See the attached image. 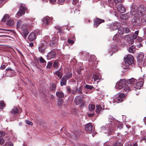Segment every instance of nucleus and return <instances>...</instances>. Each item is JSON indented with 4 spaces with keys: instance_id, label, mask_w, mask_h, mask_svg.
<instances>
[{
    "instance_id": "63",
    "label": "nucleus",
    "mask_w": 146,
    "mask_h": 146,
    "mask_svg": "<svg viewBox=\"0 0 146 146\" xmlns=\"http://www.w3.org/2000/svg\"><path fill=\"white\" fill-rule=\"evenodd\" d=\"M87 115L89 117H92L94 115V113H88L87 114Z\"/></svg>"
},
{
    "instance_id": "39",
    "label": "nucleus",
    "mask_w": 146,
    "mask_h": 146,
    "mask_svg": "<svg viewBox=\"0 0 146 146\" xmlns=\"http://www.w3.org/2000/svg\"><path fill=\"white\" fill-rule=\"evenodd\" d=\"M95 108V106L94 105L91 104H89L88 106L89 110L90 111H94Z\"/></svg>"
},
{
    "instance_id": "3",
    "label": "nucleus",
    "mask_w": 146,
    "mask_h": 146,
    "mask_svg": "<svg viewBox=\"0 0 146 146\" xmlns=\"http://www.w3.org/2000/svg\"><path fill=\"white\" fill-rule=\"evenodd\" d=\"M30 29L27 24L25 23L23 24L21 26V29L23 31V34L25 38H26L29 33V31H28V29Z\"/></svg>"
},
{
    "instance_id": "36",
    "label": "nucleus",
    "mask_w": 146,
    "mask_h": 146,
    "mask_svg": "<svg viewBox=\"0 0 146 146\" xmlns=\"http://www.w3.org/2000/svg\"><path fill=\"white\" fill-rule=\"evenodd\" d=\"M56 96L60 98H62L64 97L63 93L61 92H58L56 93Z\"/></svg>"
},
{
    "instance_id": "62",
    "label": "nucleus",
    "mask_w": 146,
    "mask_h": 146,
    "mask_svg": "<svg viewBox=\"0 0 146 146\" xmlns=\"http://www.w3.org/2000/svg\"><path fill=\"white\" fill-rule=\"evenodd\" d=\"M35 18H32L31 19V23L34 24L35 23H36V22L35 21Z\"/></svg>"
},
{
    "instance_id": "38",
    "label": "nucleus",
    "mask_w": 146,
    "mask_h": 146,
    "mask_svg": "<svg viewBox=\"0 0 146 146\" xmlns=\"http://www.w3.org/2000/svg\"><path fill=\"white\" fill-rule=\"evenodd\" d=\"M93 78L94 79V81H96L97 80H99L100 78V76L99 75L96 74L93 76ZM99 80L97 81V82H99Z\"/></svg>"
},
{
    "instance_id": "28",
    "label": "nucleus",
    "mask_w": 146,
    "mask_h": 146,
    "mask_svg": "<svg viewBox=\"0 0 146 146\" xmlns=\"http://www.w3.org/2000/svg\"><path fill=\"white\" fill-rule=\"evenodd\" d=\"M114 125H115L114 124ZM117 126H116L115 125L114 126L113 129H115V128L116 127L119 128V129H121L123 127L121 123H120L119 122H117L116 124Z\"/></svg>"
},
{
    "instance_id": "51",
    "label": "nucleus",
    "mask_w": 146,
    "mask_h": 146,
    "mask_svg": "<svg viewBox=\"0 0 146 146\" xmlns=\"http://www.w3.org/2000/svg\"><path fill=\"white\" fill-rule=\"evenodd\" d=\"M82 87L81 86L79 88H77V92H78V94H80L82 93Z\"/></svg>"
},
{
    "instance_id": "22",
    "label": "nucleus",
    "mask_w": 146,
    "mask_h": 146,
    "mask_svg": "<svg viewBox=\"0 0 146 146\" xmlns=\"http://www.w3.org/2000/svg\"><path fill=\"white\" fill-rule=\"evenodd\" d=\"M136 80L133 78L129 79L127 80V85L130 86L131 85L133 84L136 81Z\"/></svg>"
},
{
    "instance_id": "35",
    "label": "nucleus",
    "mask_w": 146,
    "mask_h": 146,
    "mask_svg": "<svg viewBox=\"0 0 146 146\" xmlns=\"http://www.w3.org/2000/svg\"><path fill=\"white\" fill-rule=\"evenodd\" d=\"M9 18V17L8 14H5L3 18L2 19V21L3 22H5L6 21H8Z\"/></svg>"
},
{
    "instance_id": "15",
    "label": "nucleus",
    "mask_w": 146,
    "mask_h": 146,
    "mask_svg": "<svg viewBox=\"0 0 146 146\" xmlns=\"http://www.w3.org/2000/svg\"><path fill=\"white\" fill-rule=\"evenodd\" d=\"M139 22V18L138 17H134L132 20V24L133 25H136L138 24Z\"/></svg>"
},
{
    "instance_id": "52",
    "label": "nucleus",
    "mask_w": 146,
    "mask_h": 146,
    "mask_svg": "<svg viewBox=\"0 0 146 146\" xmlns=\"http://www.w3.org/2000/svg\"><path fill=\"white\" fill-rule=\"evenodd\" d=\"M6 140L4 138H0V145H2Z\"/></svg>"
},
{
    "instance_id": "40",
    "label": "nucleus",
    "mask_w": 146,
    "mask_h": 146,
    "mask_svg": "<svg viewBox=\"0 0 146 146\" xmlns=\"http://www.w3.org/2000/svg\"><path fill=\"white\" fill-rule=\"evenodd\" d=\"M3 146H13V144L11 142H6Z\"/></svg>"
},
{
    "instance_id": "42",
    "label": "nucleus",
    "mask_w": 146,
    "mask_h": 146,
    "mask_svg": "<svg viewBox=\"0 0 146 146\" xmlns=\"http://www.w3.org/2000/svg\"><path fill=\"white\" fill-rule=\"evenodd\" d=\"M11 112L13 113H19V111L17 108H15L11 110Z\"/></svg>"
},
{
    "instance_id": "32",
    "label": "nucleus",
    "mask_w": 146,
    "mask_h": 146,
    "mask_svg": "<svg viewBox=\"0 0 146 146\" xmlns=\"http://www.w3.org/2000/svg\"><path fill=\"white\" fill-rule=\"evenodd\" d=\"M139 31H135L134 34H133L132 36V38L134 40L137 39L138 37V35L139 34Z\"/></svg>"
},
{
    "instance_id": "6",
    "label": "nucleus",
    "mask_w": 146,
    "mask_h": 146,
    "mask_svg": "<svg viewBox=\"0 0 146 146\" xmlns=\"http://www.w3.org/2000/svg\"><path fill=\"white\" fill-rule=\"evenodd\" d=\"M46 45L45 42L41 43L40 45L39 46L38 48L39 52L42 54H44L47 51L46 50Z\"/></svg>"
},
{
    "instance_id": "1",
    "label": "nucleus",
    "mask_w": 146,
    "mask_h": 146,
    "mask_svg": "<svg viewBox=\"0 0 146 146\" xmlns=\"http://www.w3.org/2000/svg\"><path fill=\"white\" fill-rule=\"evenodd\" d=\"M114 123H108L107 125V127L105 126H102L101 127V129L102 130H104L107 129V131H105L104 133L107 134V135H109L111 134V130L114 131L115 129H113V128L115 126Z\"/></svg>"
},
{
    "instance_id": "11",
    "label": "nucleus",
    "mask_w": 146,
    "mask_h": 146,
    "mask_svg": "<svg viewBox=\"0 0 146 146\" xmlns=\"http://www.w3.org/2000/svg\"><path fill=\"white\" fill-rule=\"evenodd\" d=\"M83 98L81 96H77L75 98L74 101L77 105H78L83 102Z\"/></svg>"
},
{
    "instance_id": "41",
    "label": "nucleus",
    "mask_w": 146,
    "mask_h": 146,
    "mask_svg": "<svg viewBox=\"0 0 146 146\" xmlns=\"http://www.w3.org/2000/svg\"><path fill=\"white\" fill-rule=\"evenodd\" d=\"M58 60H55L54 62L53 66L54 68H57L58 66Z\"/></svg>"
},
{
    "instance_id": "49",
    "label": "nucleus",
    "mask_w": 146,
    "mask_h": 146,
    "mask_svg": "<svg viewBox=\"0 0 146 146\" xmlns=\"http://www.w3.org/2000/svg\"><path fill=\"white\" fill-rule=\"evenodd\" d=\"M22 23V21L20 20H19L17 21V27L18 28L20 27V25Z\"/></svg>"
},
{
    "instance_id": "21",
    "label": "nucleus",
    "mask_w": 146,
    "mask_h": 146,
    "mask_svg": "<svg viewBox=\"0 0 146 146\" xmlns=\"http://www.w3.org/2000/svg\"><path fill=\"white\" fill-rule=\"evenodd\" d=\"M143 85V82L142 81H139L136 83V84L134 86V87L135 89H139L141 88Z\"/></svg>"
},
{
    "instance_id": "25",
    "label": "nucleus",
    "mask_w": 146,
    "mask_h": 146,
    "mask_svg": "<svg viewBox=\"0 0 146 146\" xmlns=\"http://www.w3.org/2000/svg\"><path fill=\"white\" fill-rule=\"evenodd\" d=\"M72 76V73L71 72H68L67 73L65 76H63L67 80L69 78H71Z\"/></svg>"
},
{
    "instance_id": "53",
    "label": "nucleus",
    "mask_w": 146,
    "mask_h": 146,
    "mask_svg": "<svg viewBox=\"0 0 146 146\" xmlns=\"http://www.w3.org/2000/svg\"><path fill=\"white\" fill-rule=\"evenodd\" d=\"M143 40V39L139 36H138L137 38L136 41H137L139 42H141Z\"/></svg>"
},
{
    "instance_id": "2",
    "label": "nucleus",
    "mask_w": 146,
    "mask_h": 146,
    "mask_svg": "<svg viewBox=\"0 0 146 146\" xmlns=\"http://www.w3.org/2000/svg\"><path fill=\"white\" fill-rule=\"evenodd\" d=\"M124 60L126 65L128 66L133 63V57L132 55H126L124 58Z\"/></svg>"
},
{
    "instance_id": "26",
    "label": "nucleus",
    "mask_w": 146,
    "mask_h": 146,
    "mask_svg": "<svg viewBox=\"0 0 146 146\" xmlns=\"http://www.w3.org/2000/svg\"><path fill=\"white\" fill-rule=\"evenodd\" d=\"M50 38L48 36H46L43 38V41H41V43L45 42L46 44V45H47V43L49 41Z\"/></svg>"
},
{
    "instance_id": "24",
    "label": "nucleus",
    "mask_w": 146,
    "mask_h": 146,
    "mask_svg": "<svg viewBox=\"0 0 146 146\" xmlns=\"http://www.w3.org/2000/svg\"><path fill=\"white\" fill-rule=\"evenodd\" d=\"M125 95L123 93L119 94L117 98V100L119 102H121L123 101L125 97Z\"/></svg>"
},
{
    "instance_id": "44",
    "label": "nucleus",
    "mask_w": 146,
    "mask_h": 146,
    "mask_svg": "<svg viewBox=\"0 0 146 146\" xmlns=\"http://www.w3.org/2000/svg\"><path fill=\"white\" fill-rule=\"evenodd\" d=\"M113 146H122L123 145L120 142H116L114 143L113 145Z\"/></svg>"
},
{
    "instance_id": "14",
    "label": "nucleus",
    "mask_w": 146,
    "mask_h": 146,
    "mask_svg": "<svg viewBox=\"0 0 146 146\" xmlns=\"http://www.w3.org/2000/svg\"><path fill=\"white\" fill-rule=\"evenodd\" d=\"M138 12V7L136 5H133L131 9V14L132 15H135Z\"/></svg>"
},
{
    "instance_id": "31",
    "label": "nucleus",
    "mask_w": 146,
    "mask_h": 146,
    "mask_svg": "<svg viewBox=\"0 0 146 146\" xmlns=\"http://www.w3.org/2000/svg\"><path fill=\"white\" fill-rule=\"evenodd\" d=\"M55 74L60 79L62 78V75L61 71L59 70L56 71Z\"/></svg>"
},
{
    "instance_id": "34",
    "label": "nucleus",
    "mask_w": 146,
    "mask_h": 146,
    "mask_svg": "<svg viewBox=\"0 0 146 146\" xmlns=\"http://www.w3.org/2000/svg\"><path fill=\"white\" fill-rule=\"evenodd\" d=\"M7 25L9 26H13L14 25V21L13 20H9L7 23Z\"/></svg>"
},
{
    "instance_id": "18",
    "label": "nucleus",
    "mask_w": 146,
    "mask_h": 146,
    "mask_svg": "<svg viewBox=\"0 0 146 146\" xmlns=\"http://www.w3.org/2000/svg\"><path fill=\"white\" fill-rule=\"evenodd\" d=\"M85 129L88 132H91L92 130V126L91 123H88L86 125Z\"/></svg>"
},
{
    "instance_id": "20",
    "label": "nucleus",
    "mask_w": 146,
    "mask_h": 146,
    "mask_svg": "<svg viewBox=\"0 0 146 146\" xmlns=\"http://www.w3.org/2000/svg\"><path fill=\"white\" fill-rule=\"evenodd\" d=\"M36 38V35L35 33H32L29 35L28 38L31 41H32L35 40Z\"/></svg>"
},
{
    "instance_id": "64",
    "label": "nucleus",
    "mask_w": 146,
    "mask_h": 146,
    "mask_svg": "<svg viewBox=\"0 0 146 146\" xmlns=\"http://www.w3.org/2000/svg\"><path fill=\"white\" fill-rule=\"evenodd\" d=\"M6 67V66L5 65H3L2 66H1L0 67V69L3 70Z\"/></svg>"
},
{
    "instance_id": "27",
    "label": "nucleus",
    "mask_w": 146,
    "mask_h": 146,
    "mask_svg": "<svg viewBox=\"0 0 146 146\" xmlns=\"http://www.w3.org/2000/svg\"><path fill=\"white\" fill-rule=\"evenodd\" d=\"M144 56L142 54L139 55L137 57V61L138 63H141L143 60Z\"/></svg>"
},
{
    "instance_id": "19",
    "label": "nucleus",
    "mask_w": 146,
    "mask_h": 146,
    "mask_svg": "<svg viewBox=\"0 0 146 146\" xmlns=\"http://www.w3.org/2000/svg\"><path fill=\"white\" fill-rule=\"evenodd\" d=\"M104 20H102L100 19L97 18L95 20L94 22V24L96 25L97 27L100 24L102 23H104Z\"/></svg>"
},
{
    "instance_id": "12",
    "label": "nucleus",
    "mask_w": 146,
    "mask_h": 146,
    "mask_svg": "<svg viewBox=\"0 0 146 146\" xmlns=\"http://www.w3.org/2000/svg\"><path fill=\"white\" fill-rule=\"evenodd\" d=\"M77 88L75 87L71 90L69 87H67V92L69 94H75L77 92Z\"/></svg>"
},
{
    "instance_id": "17",
    "label": "nucleus",
    "mask_w": 146,
    "mask_h": 146,
    "mask_svg": "<svg viewBox=\"0 0 146 146\" xmlns=\"http://www.w3.org/2000/svg\"><path fill=\"white\" fill-rule=\"evenodd\" d=\"M122 1V0H108V3L110 6L111 7L113 5L114 3L115 5L121 2Z\"/></svg>"
},
{
    "instance_id": "43",
    "label": "nucleus",
    "mask_w": 146,
    "mask_h": 146,
    "mask_svg": "<svg viewBox=\"0 0 146 146\" xmlns=\"http://www.w3.org/2000/svg\"><path fill=\"white\" fill-rule=\"evenodd\" d=\"M84 87L87 89L91 90L94 88V87L93 86L86 84L85 86Z\"/></svg>"
},
{
    "instance_id": "48",
    "label": "nucleus",
    "mask_w": 146,
    "mask_h": 146,
    "mask_svg": "<svg viewBox=\"0 0 146 146\" xmlns=\"http://www.w3.org/2000/svg\"><path fill=\"white\" fill-rule=\"evenodd\" d=\"M5 106L4 103L2 101L0 102V109H2Z\"/></svg>"
},
{
    "instance_id": "61",
    "label": "nucleus",
    "mask_w": 146,
    "mask_h": 146,
    "mask_svg": "<svg viewBox=\"0 0 146 146\" xmlns=\"http://www.w3.org/2000/svg\"><path fill=\"white\" fill-rule=\"evenodd\" d=\"M65 0H58L59 4L60 5H62Z\"/></svg>"
},
{
    "instance_id": "37",
    "label": "nucleus",
    "mask_w": 146,
    "mask_h": 146,
    "mask_svg": "<svg viewBox=\"0 0 146 146\" xmlns=\"http://www.w3.org/2000/svg\"><path fill=\"white\" fill-rule=\"evenodd\" d=\"M124 91L126 92H128L129 91H130L131 90L130 85H128L126 84L124 88Z\"/></svg>"
},
{
    "instance_id": "13",
    "label": "nucleus",
    "mask_w": 146,
    "mask_h": 146,
    "mask_svg": "<svg viewBox=\"0 0 146 146\" xmlns=\"http://www.w3.org/2000/svg\"><path fill=\"white\" fill-rule=\"evenodd\" d=\"M56 52L54 50H52L49 52L47 56V58L48 59H51L54 58L55 56Z\"/></svg>"
},
{
    "instance_id": "46",
    "label": "nucleus",
    "mask_w": 146,
    "mask_h": 146,
    "mask_svg": "<svg viewBox=\"0 0 146 146\" xmlns=\"http://www.w3.org/2000/svg\"><path fill=\"white\" fill-rule=\"evenodd\" d=\"M118 33L120 35H122L124 33V29L122 28H119Z\"/></svg>"
},
{
    "instance_id": "47",
    "label": "nucleus",
    "mask_w": 146,
    "mask_h": 146,
    "mask_svg": "<svg viewBox=\"0 0 146 146\" xmlns=\"http://www.w3.org/2000/svg\"><path fill=\"white\" fill-rule=\"evenodd\" d=\"M39 60L42 63H46V61L43 59V58L41 56L39 58Z\"/></svg>"
},
{
    "instance_id": "50",
    "label": "nucleus",
    "mask_w": 146,
    "mask_h": 146,
    "mask_svg": "<svg viewBox=\"0 0 146 146\" xmlns=\"http://www.w3.org/2000/svg\"><path fill=\"white\" fill-rule=\"evenodd\" d=\"M52 66V63L51 62H48L46 67L48 69H49Z\"/></svg>"
},
{
    "instance_id": "29",
    "label": "nucleus",
    "mask_w": 146,
    "mask_h": 146,
    "mask_svg": "<svg viewBox=\"0 0 146 146\" xmlns=\"http://www.w3.org/2000/svg\"><path fill=\"white\" fill-rule=\"evenodd\" d=\"M66 81L67 80L63 77L61 81V86H62L64 85H66Z\"/></svg>"
},
{
    "instance_id": "45",
    "label": "nucleus",
    "mask_w": 146,
    "mask_h": 146,
    "mask_svg": "<svg viewBox=\"0 0 146 146\" xmlns=\"http://www.w3.org/2000/svg\"><path fill=\"white\" fill-rule=\"evenodd\" d=\"M63 101L62 100H58V106H62L63 105Z\"/></svg>"
},
{
    "instance_id": "54",
    "label": "nucleus",
    "mask_w": 146,
    "mask_h": 146,
    "mask_svg": "<svg viewBox=\"0 0 146 146\" xmlns=\"http://www.w3.org/2000/svg\"><path fill=\"white\" fill-rule=\"evenodd\" d=\"M141 20V21H144L146 24V15H143Z\"/></svg>"
},
{
    "instance_id": "8",
    "label": "nucleus",
    "mask_w": 146,
    "mask_h": 146,
    "mask_svg": "<svg viewBox=\"0 0 146 146\" xmlns=\"http://www.w3.org/2000/svg\"><path fill=\"white\" fill-rule=\"evenodd\" d=\"M58 39L55 37H53L52 38L51 42L49 44V46L51 47H55L58 44Z\"/></svg>"
},
{
    "instance_id": "16",
    "label": "nucleus",
    "mask_w": 146,
    "mask_h": 146,
    "mask_svg": "<svg viewBox=\"0 0 146 146\" xmlns=\"http://www.w3.org/2000/svg\"><path fill=\"white\" fill-rule=\"evenodd\" d=\"M117 7L118 11L121 13H123L125 11V8L122 4L119 5Z\"/></svg>"
},
{
    "instance_id": "5",
    "label": "nucleus",
    "mask_w": 146,
    "mask_h": 146,
    "mask_svg": "<svg viewBox=\"0 0 146 146\" xmlns=\"http://www.w3.org/2000/svg\"><path fill=\"white\" fill-rule=\"evenodd\" d=\"M53 20V18L52 17H46L42 19V21L43 23V25L44 26H46L52 23Z\"/></svg>"
},
{
    "instance_id": "7",
    "label": "nucleus",
    "mask_w": 146,
    "mask_h": 146,
    "mask_svg": "<svg viewBox=\"0 0 146 146\" xmlns=\"http://www.w3.org/2000/svg\"><path fill=\"white\" fill-rule=\"evenodd\" d=\"M126 81L125 79L120 80L116 83V88L119 89H121L126 85Z\"/></svg>"
},
{
    "instance_id": "58",
    "label": "nucleus",
    "mask_w": 146,
    "mask_h": 146,
    "mask_svg": "<svg viewBox=\"0 0 146 146\" xmlns=\"http://www.w3.org/2000/svg\"><path fill=\"white\" fill-rule=\"evenodd\" d=\"M68 42L69 44H72L74 43V41L69 38L68 39Z\"/></svg>"
},
{
    "instance_id": "30",
    "label": "nucleus",
    "mask_w": 146,
    "mask_h": 146,
    "mask_svg": "<svg viewBox=\"0 0 146 146\" xmlns=\"http://www.w3.org/2000/svg\"><path fill=\"white\" fill-rule=\"evenodd\" d=\"M102 109V108L101 107V106L100 105H96V106L95 111L97 113L99 114L100 113Z\"/></svg>"
},
{
    "instance_id": "59",
    "label": "nucleus",
    "mask_w": 146,
    "mask_h": 146,
    "mask_svg": "<svg viewBox=\"0 0 146 146\" xmlns=\"http://www.w3.org/2000/svg\"><path fill=\"white\" fill-rule=\"evenodd\" d=\"M56 85L55 84H53L52 85L51 87V90H56Z\"/></svg>"
},
{
    "instance_id": "55",
    "label": "nucleus",
    "mask_w": 146,
    "mask_h": 146,
    "mask_svg": "<svg viewBox=\"0 0 146 146\" xmlns=\"http://www.w3.org/2000/svg\"><path fill=\"white\" fill-rule=\"evenodd\" d=\"M128 42L129 44H133L134 42V40L133 38H130L128 40Z\"/></svg>"
},
{
    "instance_id": "56",
    "label": "nucleus",
    "mask_w": 146,
    "mask_h": 146,
    "mask_svg": "<svg viewBox=\"0 0 146 146\" xmlns=\"http://www.w3.org/2000/svg\"><path fill=\"white\" fill-rule=\"evenodd\" d=\"M26 123L30 125H33L32 122L28 120H26Z\"/></svg>"
},
{
    "instance_id": "60",
    "label": "nucleus",
    "mask_w": 146,
    "mask_h": 146,
    "mask_svg": "<svg viewBox=\"0 0 146 146\" xmlns=\"http://www.w3.org/2000/svg\"><path fill=\"white\" fill-rule=\"evenodd\" d=\"M130 31L129 29L128 28H126L125 29V33H129Z\"/></svg>"
},
{
    "instance_id": "9",
    "label": "nucleus",
    "mask_w": 146,
    "mask_h": 146,
    "mask_svg": "<svg viewBox=\"0 0 146 146\" xmlns=\"http://www.w3.org/2000/svg\"><path fill=\"white\" fill-rule=\"evenodd\" d=\"M26 9V8L23 7L22 6H21L16 16L17 17H20L23 15L25 13V12Z\"/></svg>"
},
{
    "instance_id": "33",
    "label": "nucleus",
    "mask_w": 146,
    "mask_h": 146,
    "mask_svg": "<svg viewBox=\"0 0 146 146\" xmlns=\"http://www.w3.org/2000/svg\"><path fill=\"white\" fill-rule=\"evenodd\" d=\"M135 50V47L133 45L130 46L128 49L129 52L131 53H133Z\"/></svg>"
},
{
    "instance_id": "23",
    "label": "nucleus",
    "mask_w": 146,
    "mask_h": 146,
    "mask_svg": "<svg viewBox=\"0 0 146 146\" xmlns=\"http://www.w3.org/2000/svg\"><path fill=\"white\" fill-rule=\"evenodd\" d=\"M130 15L129 13L123 14L121 15L120 18L123 20H127L129 17Z\"/></svg>"
},
{
    "instance_id": "10",
    "label": "nucleus",
    "mask_w": 146,
    "mask_h": 146,
    "mask_svg": "<svg viewBox=\"0 0 146 146\" xmlns=\"http://www.w3.org/2000/svg\"><path fill=\"white\" fill-rule=\"evenodd\" d=\"M138 12L143 16V15H145V8L143 5H141L138 7Z\"/></svg>"
},
{
    "instance_id": "57",
    "label": "nucleus",
    "mask_w": 146,
    "mask_h": 146,
    "mask_svg": "<svg viewBox=\"0 0 146 146\" xmlns=\"http://www.w3.org/2000/svg\"><path fill=\"white\" fill-rule=\"evenodd\" d=\"M5 135V133L3 131H0V137L4 136Z\"/></svg>"
},
{
    "instance_id": "4",
    "label": "nucleus",
    "mask_w": 146,
    "mask_h": 146,
    "mask_svg": "<svg viewBox=\"0 0 146 146\" xmlns=\"http://www.w3.org/2000/svg\"><path fill=\"white\" fill-rule=\"evenodd\" d=\"M121 25L118 22H115L110 24V28L111 31L115 30L120 28Z\"/></svg>"
}]
</instances>
